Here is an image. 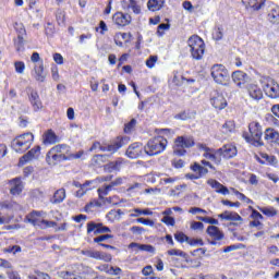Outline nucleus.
Returning <instances> with one entry per match:
<instances>
[{
    "label": "nucleus",
    "mask_w": 279,
    "mask_h": 279,
    "mask_svg": "<svg viewBox=\"0 0 279 279\" xmlns=\"http://www.w3.org/2000/svg\"><path fill=\"white\" fill-rule=\"evenodd\" d=\"M66 160H69V145L66 144L53 146L46 155V162L50 167H56Z\"/></svg>",
    "instance_id": "1"
},
{
    "label": "nucleus",
    "mask_w": 279,
    "mask_h": 279,
    "mask_svg": "<svg viewBox=\"0 0 279 279\" xmlns=\"http://www.w3.org/2000/svg\"><path fill=\"white\" fill-rule=\"evenodd\" d=\"M248 132L243 134V138H245L246 143H251L254 147H263L265 143H263V126L258 122H251L248 124Z\"/></svg>",
    "instance_id": "2"
},
{
    "label": "nucleus",
    "mask_w": 279,
    "mask_h": 279,
    "mask_svg": "<svg viewBox=\"0 0 279 279\" xmlns=\"http://www.w3.org/2000/svg\"><path fill=\"white\" fill-rule=\"evenodd\" d=\"M129 143V136H118L111 144L101 145V143L95 142L90 147V151L94 149H100V151H110V154H117L121 147H124V145H128Z\"/></svg>",
    "instance_id": "3"
},
{
    "label": "nucleus",
    "mask_w": 279,
    "mask_h": 279,
    "mask_svg": "<svg viewBox=\"0 0 279 279\" xmlns=\"http://www.w3.org/2000/svg\"><path fill=\"white\" fill-rule=\"evenodd\" d=\"M187 46L190 47V53L193 60H203L204 53H206L204 39L197 35H193L187 39Z\"/></svg>",
    "instance_id": "4"
},
{
    "label": "nucleus",
    "mask_w": 279,
    "mask_h": 279,
    "mask_svg": "<svg viewBox=\"0 0 279 279\" xmlns=\"http://www.w3.org/2000/svg\"><path fill=\"white\" fill-rule=\"evenodd\" d=\"M167 145H169V142L163 136L153 137L144 146L145 154L147 156H158V154H162L167 149Z\"/></svg>",
    "instance_id": "5"
},
{
    "label": "nucleus",
    "mask_w": 279,
    "mask_h": 279,
    "mask_svg": "<svg viewBox=\"0 0 279 279\" xmlns=\"http://www.w3.org/2000/svg\"><path fill=\"white\" fill-rule=\"evenodd\" d=\"M32 143H34V134L24 133L16 136L11 142V147L14 149V151H16V154H25V151L32 147Z\"/></svg>",
    "instance_id": "6"
},
{
    "label": "nucleus",
    "mask_w": 279,
    "mask_h": 279,
    "mask_svg": "<svg viewBox=\"0 0 279 279\" xmlns=\"http://www.w3.org/2000/svg\"><path fill=\"white\" fill-rule=\"evenodd\" d=\"M195 147V140L191 135L178 136L174 140L173 154L174 156H185L186 149Z\"/></svg>",
    "instance_id": "7"
},
{
    "label": "nucleus",
    "mask_w": 279,
    "mask_h": 279,
    "mask_svg": "<svg viewBox=\"0 0 279 279\" xmlns=\"http://www.w3.org/2000/svg\"><path fill=\"white\" fill-rule=\"evenodd\" d=\"M210 75L216 84L222 86H226L230 81V73H228V69L223 64H214L210 69Z\"/></svg>",
    "instance_id": "8"
},
{
    "label": "nucleus",
    "mask_w": 279,
    "mask_h": 279,
    "mask_svg": "<svg viewBox=\"0 0 279 279\" xmlns=\"http://www.w3.org/2000/svg\"><path fill=\"white\" fill-rule=\"evenodd\" d=\"M57 275L61 279H82V265H69L64 270L58 271Z\"/></svg>",
    "instance_id": "9"
},
{
    "label": "nucleus",
    "mask_w": 279,
    "mask_h": 279,
    "mask_svg": "<svg viewBox=\"0 0 279 279\" xmlns=\"http://www.w3.org/2000/svg\"><path fill=\"white\" fill-rule=\"evenodd\" d=\"M208 236H210L211 240H207L209 245H221L219 241H223V238L226 236L223 234V231L219 230V227L217 226H209L206 230Z\"/></svg>",
    "instance_id": "10"
},
{
    "label": "nucleus",
    "mask_w": 279,
    "mask_h": 279,
    "mask_svg": "<svg viewBox=\"0 0 279 279\" xmlns=\"http://www.w3.org/2000/svg\"><path fill=\"white\" fill-rule=\"evenodd\" d=\"M83 256H87V258H94L95 260H104L105 263H110L112 260V255L99 251H95L93 248L81 251Z\"/></svg>",
    "instance_id": "11"
},
{
    "label": "nucleus",
    "mask_w": 279,
    "mask_h": 279,
    "mask_svg": "<svg viewBox=\"0 0 279 279\" xmlns=\"http://www.w3.org/2000/svg\"><path fill=\"white\" fill-rule=\"evenodd\" d=\"M143 154H145V146H143V143H140V142H135L131 144L126 149V156L132 160L136 158H141Z\"/></svg>",
    "instance_id": "12"
},
{
    "label": "nucleus",
    "mask_w": 279,
    "mask_h": 279,
    "mask_svg": "<svg viewBox=\"0 0 279 279\" xmlns=\"http://www.w3.org/2000/svg\"><path fill=\"white\" fill-rule=\"evenodd\" d=\"M112 21L118 27H125L132 23V15L123 12H116L112 15Z\"/></svg>",
    "instance_id": "13"
},
{
    "label": "nucleus",
    "mask_w": 279,
    "mask_h": 279,
    "mask_svg": "<svg viewBox=\"0 0 279 279\" xmlns=\"http://www.w3.org/2000/svg\"><path fill=\"white\" fill-rule=\"evenodd\" d=\"M90 232H94V234H106V232H111V230L101 222L89 221L87 223V234H90Z\"/></svg>",
    "instance_id": "14"
},
{
    "label": "nucleus",
    "mask_w": 279,
    "mask_h": 279,
    "mask_svg": "<svg viewBox=\"0 0 279 279\" xmlns=\"http://www.w3.org/2000/svg\"><path fill=\"white\" fill-rule=\"evenodd\" d=\"M32 75L36 82L43 83L45 80H47V72H45V64L43 61L35 64Z\"/></svg>",
    "instance_id": "15"
},
{
    "label": "nucleus",
    "mask_w": 279,
    "mask_h": 279,
    "mask_svg": "<svg viewBox=\"0 0 279 279\" xmlns=\"http://www.w3.org/2000/svg\"><path fill=\"white\" fill-rule=\"evenodd\" d=\"M129 250H133L135 254H138V252H148V254L156 253V248L151 244H141L136 242L129 244Z\"/></svg>",
    "instance_id": "16"
},
{
    "label": "nucleus",
    "mask_w": 279,
    "mask_h": 279,
    "mask_svg": "<svg viewBox=\"0 0 279 279\" xmlns=\"http://www.w3.org/2000/svg\"><path fill=\"white\" fill-rule=\"evenodd\" d=\"M234 84H236V86L239 88H243V86H245V83L247 82V80H250V76L247 75V73L241 71V70H238V71H234L231 75Z\"/></svg>",
    "instance_id": "17"
},
{
    "label": "nucleus",
    "mask_w": 279,
    "mask_h": 279,
    "mask_svg": "<svg viewBox=\"0 0 279 279\" xmlns=\"http://www.w3.org/2000/svg\"><path fill=\"white\" fill-rule=\"evenodd\" d=\"M264 93L267 95V97H270V99H278L279 97L278 83L271 82L270 84H266L264 86Z\"/></svg>",
    "instance_id": "18"
},
{
    "label": "nucleus",
    "mask_w": 279,
    "mask_h": 279,
    "mask_svg": "<svg viewBox=\"0 0 279 279\" xmlns=\"http://www.w3.org/2000/svg\"><path fill=\"white\" fill-rule=\"evenodd\" d=\"M246 90L251 97V99H254L255 101H260L263 99V89L258 87L256 84H248L246 86Z\"/></svg>",
    "instance_id": "19"
},
{
    "label": "nucleus",
    "mask_w": 279,
    "mask_h": 279,
    "mask_svg": "<svg viewBox=\"0 0 279 279\" xmlns=\"http://www.w3.org/2000/svg\"><path fill=\"white\" fill-rule=\"evenodd\" d=\"M28 99L35 112H38V110H43V101L40 100L38 92H31Z\"/></svg>",
    "instance_id": "20"
},
{
    "label": "nucleus",
    "mask_w": 279,
    "mask_h": 279,
    "mask_svg": "<svg viewBox=\"0 0 279 279\" xmlns=\"http://www.w3.org/2000/svg\"><path fill=\"white\" fill-rule=\"evenodd\" d=\"M264 138L270 145H279V133L274 129H267Z\"/></svg>",
    "instance_id": "21"
},
{
    "label": "nucleus",
    "mask_w": 279,
    "mask_h": 279,
    "mask_svg": "<svg viewBox=\"0 0 279 279\" xmlns=\"http://www.w3.org/2000/svg\"><path fill=\"white\" fill-rule=\"evenodd\" d=\"M11 195H21L23 193V181L20 178H15L9 182Z\"/></svg>",
    "instance_id": "22"
},
{
    "label": "nucleus",
    "mask_w": 279,
    "mask_h": 279,
    "mask_svg": "<svg viewBox=\"0 0 279 279\" xmlns=\"http://www.w3.org/2000/svg\"><path fill=\"white\" fill-rule=\"evenodd\" d=\"M220 151L222 154V158L230 160V158H234V156H236V146L227 144L220 148Z\"/></svg>",
    "instance_id": "23"
},
{
    "label": "nucleus",
    "mask_w": 279,
    "mask_h": 279,
    "mask_svg": "<svg viewBox=\"0 0 279 279\" xmlns=\"http://www.w3.org/2000/svg\"><path fill=\"white\" fill-rule=\"evenodd\" d=\"M38 156H40V146L34 147L27 154H25L20 159V165H25V162H29V160H34L35 158H38Z\"/></svg>",
    "instance_id": "24"
},
{
    "label": "nucleus",
    "mask_w": 279,
    "mask_h": 279,
    "mask_svg": "<svg viewBox=\"0 0 279 279\" xmlns=\"http://www.w3.org/2000/svg\"><path fill=\"white\" fill-rule=\"evenodd\" d=\"M43 141L44 145H56V143H60V137L56 135L53 130H48L44 133Z\"/></svg>",
    "instance_id": "25"
},
{
    "label": "nucleus",
    "mask_w": 279,
    "mask_h": 279,
    "mask_svg": "<svg viewBox=\"0 0 279 279\" xmlns=\"http://www.w3.org/2000/svg\"><path fill=\"white\" fill-rule=\"evenodd\" d=\"M99 271H105V274H108L109 276H121L122 269L119 267H114L108 264H104L97 267Z\"/></svg>",
    "instance_id": "26"
},
{
    "label": "nucleus",
    "mask_w": 279,
    "mask_h": 279,
    "mask_svg": "<svg viewBox=\"0 0 279 279\" xmlns=\"http://www.w3.org/2000/svg\"><path fill=\"white\" fill-rule=\"evenodd\" d=\"M121 5L124 10H132L134 14H141V5L136 0H123Z\"/></svg>",
    "instance_id": "27"
},
{
    "label": "nucleus",
    "mask_w": 279,
    "mask_h": 279,
    "mask_svg": "<svg viewBox=\"0 0 279 279\" xmlns=\"http://www.w3.org/2000/svg\"><path fill=\"white\" fill-rule=\"evenodd\" d=\"M218 217L223 221H243V218L236 211L226 210L222 214H219Z\"/></svg>",
    "instance_id": "28"
},
{
    "label": "nucleus",
    "mask_w": 279,
    "mask_h": 279,
    "mask_svg": "<svg viewBox=\"0 0 279 279\" xmlns=\"http://www.w3.org/2000/svg\"><path fill=\"white\" fill-rule=\"evenodd\" d=\"M210 104L217 110H223V108H226V106H228V101L226 100V98L221 94H218L217 96L213 97L210 99Z\"/></svg>",
    "instance_id": "29"
},
{
    "label": "nucleus",
    "mask_w": 279,
    "mask_h": 279,
    "mask_svg": "<svg viewBox=\"0 0 279 279\" xmlns=\"http://www.w3.org/2000/svg\"><path fill=\"white\" fill-rule=\"evenodd\" d=\"M38 217H43V211L33 210L25 217V221L32 226H40L41 220Z\"/></svg>",
    "instance_id": "30"
},
{
    "label": "nucleus",
    "mask_w": 279,
    "mask_h": 279,
    "mask_svg": "<svg viewBox=\"0 0 279 279\" xmlns=\"http://www.w3.org/2000/svg\"><path fill=\"white\" fill-rule=\"evenodd\" d=\"M66 199V190L59 189L54 192L52 198L50 199L51 204H62Z\"/></svg>",
    "instance_id": "31"
},
{
    "label": "nucleus",
    "mask_w": 279,
    "mask_h": 279,
    "mask_svg": "<svg viewBox=\"0 0 279 279\" xmlns=\"http://www.w3.org/2000/svg\"><path fill=\"white\" fill-rule=\"evenodd\" d=\"M165 5V0H148L147 8L150 12H158V10H162Z\"/></svg>",
    "instance_id": "32"
},
{
    "label": "nucleus",
    "mask_w": 279,
    "mask_h": 279,
    "mask_svg": "<svg viewBox=\"0 0 279 279\" xmlns=\"http://www.w3.org/2000/svg\"><path fill=\"white\" fill-rule=\"evenodd\" d=\"M121 165H123V161L121 159H118L116 161H111L104 166V170L107 173H112V171H119L121 169Z\"/></svg>",
    "instance_id": "33"
},
{
    "label": "nucleus",
    "mask_w": 279,
    "mask_h": 279,
    "mask_svg": "<svg viewBox=\"0 0 279 279\" xmlns=\"http://www.w3.org/2000/svg\"><path fill=\"white\" fill-rule=\"evenodd\" d=\"M243 5H245L246 10H250V8L252 10H260V8H263L265 5V2H259L258 0H242Z\"/></svg>",
    "instance_id": "34"
},
{
    "label": "nucleus",
    "mask_w": 279,
    "mask_h": 279,
    "mask_svg": "<svg viewBox=\"0 0 279 279\" xmlns=\"http://www.w3.org/2000/svg\"><path fill=\"white\" fill-rule=\"evenodd\" d=\"M268 21L274 25L279 24V8H272L268 13Z\"/></svg>",
    "instance_id": "35"
},
{
    "label": "nucleus",
    "mask_w": 279,
    "mask_h": 279,
    "mask_svg": "<svg viewBox=\"0 0 279 279\" xmlns=\"http://www.w3.org/2000/svg\"><path fill=\"white\" fill-rule=\"evenodd\" d=\"M259 210L263 215H266V217H276V215H278V210L274 207H262Z\"/></svg>",
    "instance_id": "36"
},
{
    "label": "nucleus",
    "mask_w": 279,
    "mask_h": 279,
    "mask_svg": "<svg viewBox=\"0 0 279 279\" xmlns=\"http://www.w3.org/2000/svg\"><path fill=\"white\" fill-rule=\"evenodd\" d=\"M174 239H175V241H178V243H187L189 235H186L182 231H178L177 233H174Z\"/></svg>",
    "instance_id": "37"
},
{
    "label": "nucleus",
    "mask_w": 279,
    "mask_h": 279,
    "mask_svg": "<svg viewBox=\"0 0 279 279\" xmlns=\"http://www.w3.org/2000/svg\"><path fill=\"white\" fill-rule=\"evenodd\" d=\"M222 158H223V155L221 153V149L219 148L216 151H214L211 162H214L215 165H221Z\"/></svg>",
    "instance_id": "38"
},
{
    "label": "nucleus",
    "mask_w": 279,
    "mask_h": 279,
    "mask_svg": "<svg viewBox=\"0 0 279 279\" xmlns=\"http://www.w3.org/2000/svg\"><path fill=\"white\" fill-rule=\"evenodd\" d=\"M168 256H180L181 258H186L189 255L183 251H180L178 248H172L168 251Z\"/></svg>",
    "instance_id": "39"
},
{
    "label": "nucleus",
    "mask_w": 279,
    "mask_h": 279,
    "mask_svg": "<svg viewBox=\"0 0 279 279\" xmlns=\"http://www.w3.org/2000/svg\"><path fill=\"white\" fill-rule=\"evenodd\" d=\"M56 226H58V222L43 219L38 228H41V230H45V228H56Z\"/></svg>",
    "instance_id": "40"
},
{
    "label": "nucleus",
    "mask_w": 279,
    "mask_h": 279,
    "mask_svg": "<svg viewBox=\"0 0 279 279\" xmlns=\"http://www.w3.org/2000/svg\"><path fill=\"white\" fill-rule=\"evenodd\" d=\"M214 40H222L223 38V27L218 26L215 28V32L213 33Z\"/></svg>",
    "instance_id": "41"
},
{
    "label": "nucleus",
    "mask_w": 279,
    "mask_h": 279,
    "mask_svg": "<svg viewBox=\"0 0 279 279\" xmlns=\"http://www.w3.org/2000/svg\"><path fill=\"white\" fill-rule=\"evenodd\" d=\"M234 130V122L233 121H227L223 125H222V132L223 134H230V132H232Z\"/></svg>",
    "instance_id": "42"
},
{
    "label": "nucleus",
    "mask_w": 279,
    "mask_h": 279,
    "mask_svg": "<svg viewBox=\"0 0 279 279\" xmlns=\"http://www.w3.org/2000/svg\"><path fill=\"white\" fill-rule=\"evenodd\" d=\"M16 51H24L25 50V40L23 37L17 36V40L14 43Z\"/></svg>",
    "instance_id": "43"
},
{
    "label": "nucleus",
    "mask_w": 279,
    "mask_h": 279,
    "mask_svg": "<svg viewBox=\"0 0 279 279\" xmlns=\"http://www.w3.org/2000/svg\"><path fill=\"white\" fill-rule=\"evenodd\" d=\"M110 158V155H95L93 161L95 165H101V162H106Z\"/></svg>",
    "instance_id": "44"
},
{
    "label": "nucleus",
    "mask_w": 279,
    "mask_h": 279,
    "mask_svg": "<svg viewBox=\"0 0 279 279\" xmlns=\"http://www.w3.org/2000/svg\"><path fill=\"white\" fill-rule=\"evenodd\" d=\"M207 184H209V186H211V189H215L216 193H219V190L223 185V184L219 183V181H217L215 179H209L207 181Z\"/></svg>",
    "instance_id": "45"
},
{
    "label": "nucleus",
    "mask_w": 279,
    "mask_h": 279,
    "mask_svg": "<svg viewBox=\"0 0 279 279\" xmlns=\"http://www.w3.org/2000/svg\"><path fill=\"white\" fill-rule=\"evenodd\" d=\"M134 128H136V119L133 118L129 123L124 125L125 134H130Z\"/></svg>",
    "instance_id": "46"
},
{
    "label": "nucleus",
    "mask_w": 279,
    "mask_h": 279,
    "mask_svg": "<svg viewBox=\"0 0 279 279\" xmlns=\"http://www.w3.org/2000/svg\"><path fill=\"white\" fill-rule=\"evenodd\" d=\"M15 71L20 74L23 75L25 73V62L23 61H16L14 63Z\"/></svg>",
    "instance_id": "47"
},
{
    "label": "nucleus",
    "mask_w": 279,
    "mask_h": 279,
    "mask_svg": "<svg viewBox=\"0 0 279 279\" xmlns=\"http://www.w3.org/2000/svg\"><path fill=\"white\" fill-rule=\"evenodd\" d=\"M158 62V56H150L147 60H146V66L148 69H154V66H156V63Z\"/></svg>",
    "instance_id": "48"
},
{
    "label": "nucleus",
    "mask_w": 279,
    "mask_h": 279,
    "mask_svg": "<svg viewBox=\"0 0 279 279\" xmlns=\"http://www.w3.org/2000/svg\"><path fill=\"white\" fill-rule=\"evenodd\" d=\"M133 210L136 214H131L130 217H138V215H153L149 209L134 208Z\"/></svg>",
    "instance_id": "49"
},
{
    "label": "nucleus",
    "mask_w": 279,
    "mask_h": 279,
    "mask_svg": "<svg viewBox=\"0 0 279 279\" xmlns=\"http://www.w3.org/2000/svg\"><path fill=\"white\" fill-rule=\"evenodd\" d=\"M171 27L170 24L161 23L157 27V36H165V29H169Z\"/></svg>",
    "instance_id": "50"
},
{
    "label": "nucleus",
    "mask_w": 279,
    "mask_h": 279,
    "mask_svg": "<svg viewBox=\"0 0 279 279\" xmlns=\"http://www.w3.org/2000/svg\"><path fill=\"white\" fill-rule=\"evenodd\" d=\"M84 156V151H78L76 154L71 153V146H69L68 160H77Z\"/></svg>",
    "instance_id": "51"
},
{
    "label": "nucleus",
    "mask_w": 279,
    "mask_h": 279,
    "mask_svg": "<svg viewBox=\"0 0 279 279\" xmlns=\"http://www.w3.org/2000/svg\"><path fill=\"white\" fill-rule=\"evenodd\" d=\"M28 278L29 279H51L49 275L40 271H36L35 275H29Z\"/></svg>",
    "instance_id": "52"
},
{
    "label": "nucleus",
    "mask_w": 279,
    "mask_h": 279,
    "mask_svg": "<svg viewBox=\"0 0 279 279\" xmlns=\"http://www.w3.org/2000/svg\"><path fill=\"white\" fill-rule=\"evenodd\" d=\"M114 235L112 234H104L97 238H94V243H104V241H108V239H113Z\"/></svg>",
    "instance_id": "53"
},
{
    "label": "nucleus",
    "mask_w": 279,
    "mask_h": 279,
    "mask_svg": "<svg viewBox=\"0 0 279 279\" xmlns=\"http://www.w3.org/2000/svg\"><path fill=\"white\" fill-rule=\"evenodd\" d=\"M162 223H166V226H175V218L171 216H165L161 219Z\"/></svg>",
    "instance_id": "54"
},
{
    "label": "nucleus",
    "mask_w": 279,
    "mask_h": 279,
    "mask_svg": "<svg viewBox=\"0 0 279 279\" xmlns=\"http://www.w3.org/2000/svg\"><path fill=\"white\" fill-rule=\"evenodd\" d=\"M99 29H100L101 36H104L106 34V32H108V25L106 24L105 21L99 22V26L96 27V32H99Z\"/></svg>",
    "instance_id": "55"
},
{
    "label": "nucleus",
    "mask_w": 279,
    "mask_h": 279,
    "mask_svg": "<svg viewBox=\"0 0 279 279\" xmlns=\"http://www.w3.org/2000/svg\"><path fill=\"white\" fill-rule=\"evenodd\" d=\"M221 204H223V206H230V208H239L241 206L240 202L232 203L231 201L228 199H222Z\"/></svg>",
    "instance_id": "56"
},
{
    "label": "nucleus",
    "mask_w": 279,
    "mask_h": 279,
    "mask_svg": "<svg viewBox=\"0 0 279 279\" xmlns=\"http://www.w3.org/2000/svg\"><path fill=\"white\" fill-rule=\"evenodd\" d=\"M137 223H143V226H150L154 227V220L147 219V218H137L136 219Z\"/></svg>",
    "instance_id": "57"
},
{
    "label": "nucleus",
    "mask_w": 279,
    "mask_h": 279,
    "mask_svg": "<svg viewBox=\"0 0 279 279\" xmlns=\"http://www.w3.org/2000/svg\"><path fill=\"white\" fill-rule=\"evenodd\" d=\"M192 230H204V222L201 221H192L191 222Z\"/></svg>",
    "instance_id": "58"
},
{
    "label": "nucleus",
    "mask_w": 279,
    "mask_h": 279,
    "mask_svg": "<svg viewBox=\"0 0 279 279\" xmlns=\"http://www.w3.org/2000/svg\"><path fill=\"white\" fill-rule=\"evenodd\" d=\"M263 158L266 159V161L268 162V165H278V160H277L276 157H274V156L264 155Z\"/></svg>",
    "instance_id": "59"
},
{
    "label": "nucleus",
    "mask_w": 279,
    "mask_h": 279,
    "mask_svg": "<svg viewBox=\"0 0 279 279\" xmlns=\"http://www.w3.org/2000/svg\"><path fill=\"white\" fill-rule=\"evenodd\" d=\"M98 196L99 199H104V197H106V195H108V190L105 187V185L102 187H99L98 190Z\"/></svg>",
    "instance_id": "60"
},
{
    "label": "nucleus",
    "mask_w": 279,
    "mask_h": 279,
    "mask_svg": "<svg viewBox=\"0 0 279 279\" xmlns=\"http://www.w3.org/2000/svg\"><path fill=\"white\" fill-rule=\"evenodd\" d=\"M53 60L57 64H64V58L58 52L53 54Z\"/></svg>",
    "instance_id": "61"
},
{
    "label": "nucleus",
    "mask_w": 279,
    "mask_h": 279,
    "mask_svg": "<svg viewBox=\"0 0 279 279\" xmlns=\"http://www.w3.org/2000/svg\"><path fill=\"white\" fill-rule=\"evenodd\" d=\"M16 32H17V36H20L21 38H23V36L27 34V32L25 31V26H23V24H20L16 27Z\"/></svg>",
    "instance_id": "62"
},
{
    "label": "nucleus",
    "mask_w": 279,
    "mask_h": 279,
    "mask_svg": "<svg viewBox=\"0 0 279 279\" xmlns=\"http://www.w3.org/2000/svg\"><path fill=\"white\" fill-rule=\"evenodd\" d=\"M9 254H17V252H21V246L13 245L5 250Z\"/></svg>",
    "instance_id": "63"
},
{
    "label": "nucleus",
    "mask_w": 279,
    "mask_h": 279,
    "mask_svg": "<svg viewBox=\"0 0 279 279\" xmlns=\"http://www.w3.org/2000/svg\"><path fill=\"white\" fill-rule=\"evenodd\" d=\"M131 232H133V234H143V232H145V228L134 226L131 228Z\"/></svg>",
    "instance_id": "64"
}]
</instances>
